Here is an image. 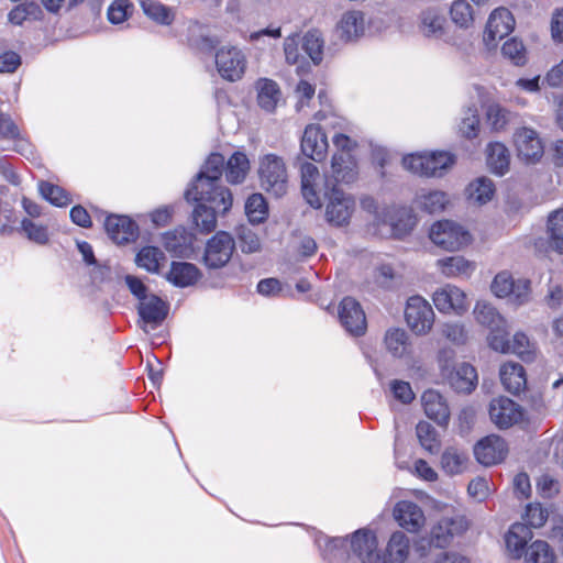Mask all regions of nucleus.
Segmentation results:
<instances>
[{"label": "nucleus", "mask_w": 563, "mask_h": 563, "mask_svg": "<svg viewBox=\"0 0 563 563\" xmlns=\"http://www.w3.org/2000/svg\"><path fill=\"white\" fill-rule=\"evenodd\" d=\"M377 227L388 228V232L396 239L409 234L417 223L412 210L407 207H386L376 214Z\"/></svg>", "instance_id": "0eeeda50"}, {"label": "nucleus", "mask_w": 563, "mask_h": 563, "mask_svg": "<svg viewBox=\"0 0 563 563\" xmlns=\"http://www.w3.org/2000/svg\"><path fill=\"white\" fill-rule=\"evenodd\" d=\"M261 187L269 195L279 198L288 189V174L284 159L276 154H266L260 161Z\"/></svg>", "instance_id": "7ed1b4c3"}, {"label": "nucleus", "mask_w": 563, "mask_h": 563, "mask_svg": "<svg viewBox=\"0 0 563 563\" xmlns=\"http://www.w3.org/2000/svg\"><path fill=\"white\" fill-rule=\"evenodd\" d=\"M349 541L345 538L331 539L324 549L323 558L328 563H336V561H345L350 559L347 552Z\"/></svg>", "instance_id": "5fc2aeb1"}, {"label": "nucleus", "mask_w": 563, "mask_h": 563, "mask_svg": "<svg viewBox=\"0 0 563 563\" xmlns=\"http://www.w3.org/2000/svg\"><path fill=\"white\" fill-rule=\"evenodd\" d=\"M137 312L145 323L156 327L166 319L168 306L158 296L152 295L140 301Z\"/></svg>", "instance_id": "bb28decb"}, {"label": "nucleus", "mask_w": 563, "mask_h": 563, "mask_svg": "<svg viewBox=\"0 0 563 563\" xmlns=\"http://www.w3.org/2000/svg\"><path fill=\"white\" fill-rule=\"evenodd\" d=\"M323 197L328 200L325 209L328 222L338 227L346 224L354 210V200L350 196H346L330 179H325L324 181Z\"/></svg>", "instance_id": "20e7f679"}, {"label": "nucleus", "mask_w": 563, "mask_h": 563, "mask_svg": "<svg viewBox=\"0 0 563 563\" xmlns=\"http://www.w3.org/2000/svg\"><path fill=\"white\" fill-rule=\"evenodd\" d=\"M364 15L360 11H350L342 15L339 23L341 38L352 41L364 33Z\"/></svg>", "instance_id": "f704fd0d"}, {"label": "nucleus", "mask_w": 563, "mask_h": 563, "mask_svg": "<svg viewBox=\"0 0 563 563\" xmlns=\"http://www.w3.org/2000/svg\"><path fill=\"white\" fill-rule=\"evenodd\" d=\"M510 164V154L508 148L499 142L489 143L487 147V165L490 170L498 175L504 176Z\"/></svg>", "instance_id": "473e14b6"}, {"label": "nucleus", "mask_w": 563, "mask_h": 563, "mask_svg": "<svg viewBox=\"0 0 563 563\" xmlns=\"http://www.w3.org/2000/svg\"><path fill=\"white\" fill-rule=\"evenodd\" d=\"M405 319L416 334L428 333L434 322V312L430 303L421 296H412L407 300Z\"/></svg>", "instance_id": "1a4fd4ad"}, {"label": "nucleus", "mask_w": 563, "mask_h": 563, "mask_svg": "<svg viewBox=\"0 0 563 563\" xmlns=\"http://www.w3.org/2000/svg\"><path fill=\"white\" fill-rule=\"evenodd\" d=\"M474 314L477 322L488 329L495 328L506 321L500 313L487 302H477L474 309Z\"/></svg>", "instance_id": "603ef678"}, {"label": "nucleus", "mask_w": 563, "mask_h": 563, "mask_svg": "<svg viewBox=\"0 0 563 563\" xmlns=\"http://www.w3.org/2000/svg\"><path fill=\"white\" fill-rule=\"evenodd\" d=\"M38 190L44 199L56 207H65L71 202L69 194L64 188L52 183L41 181Z\"/></svg>", "instance_id": "8fccbe9b"}, {"label": "nucleus", "mask_w": 563, "mask_h": 563, "mask_svg": "<svg viewBox=\"0 0 563 563\" xmlns=\"http://www.w3.org/2000/svg\"><path fill=\"white\" fill-rule=\"evenodd\" d=\"M219 44L218 36L207 34L201 27L189 30L188 45L197 53L211 55Z\"/></svg>", "instance_id": "4c0bfd02"}, {"label": "nucleus", "mask_w": 563, "mask_h": 563, "mask_svg": "<svg viewBox=\"0 0 563 563\" xmlns=\"http://www.w3.org/2000/svg\"><path fill=\"white\" fill-rule=\"evenodd\" d=\"M489 330L490 332L487 338L489 346L497 352L509 353L510 340L506 322Z\"/></svg>", "instance_id": "bf43d9fd"}, {"label": "nucleus", "mask_w": 563, "mask_h": 563, "mask_svg": "<svg viewBox=\"0 0 563 563\" xmlns=\"http://www.w3.org/2000/svg\"><path fill=\"white\" fill-rule=\"evenodd\" d=\"M394 516L400 527L409 532H417L424 523V515L421 508L408 500L396 504Z\"/></svg>", "instance_id": "4be33fe9"}, {"label": "nucleus", "mask_w": 563, "mask_h": 563, "mask_svg": "<svg viewBox=\"0 0 563 563\" xmlns=\"http://www.w3.org/2000/svg\"><path fill=\"white\" fill-rule=\"evenodd\" d=\"M236 236L243 253L251 254L261 250V241L257 234L247 225L238 227Z\"/></svg>", "instance_id": "6e6d98bb"}, {"label": "nucleus", "mask_w": 563, "mask_h": 563, "mask_svg": "<svg viewBox=\"0 0 563 563\" xmlns=\"http://www.w3.org/2000/svg\"><path fill=\"white\" fill-rule=\"evenodd\" d=\"M531 529L521 522L511 525L505 536L506 548L511 559H521L527 551V544L532 539Z\"/></svg>", "instance_id": "b1692460"}, {"label": "nucleus", "mask_w": 563, "mask_h": 563, "mask_svg": "<svg viewBox=\"0 0 563 563\" xmlns=\"http://www.w3.org/2000/svg\"><path fill=\"white\" fill-rule=\"evenodd\" d=\"M300 148L306 157L314 162H320L324 158L328 150V140L320 126L310 124L305 129Z\"/></svg>", "instance_id": "a211bd4d"}, {"label": "nucleus", "mask_w": 563, "mask_h": 563, "mask_svg": "<svg viewBox=\"0 0 563 563\" xmlns=\"http://www.w3.org/2000/svg\"><path fill=\"white\" fill-rule=\"evenodd\" d=\"M466 194L470 200L484 205L492 200L495 194V185L490 178L482 176L470 183Z\"/></svg>", "instance_id": "e433bc0d"}, {"label": "nucleus", "mask_w": 563, "mask_h": 563, "mask_svg": "<svg viewBox=\"0 0 563 563\" xmlns=\"http://www.w3.org/2000/svg\"><path fill=\"white\" fill-rule=\"evenodd\" d=\"M323 38L320 31L310 30L301 38V48L314 65H319L323 58Z\"/></svg>", "instance_id": "37998d69"}, {"label": "nucleus", "mask_w": 563, "mask_h": 563, "mask_svg": "<svg viewBox=\"0 0 563 563\" xmlns=\"http://www.w3.org/2000/svg\"><path fill=\"white\" fill-rule=\"evenodd\" d=\"M224 162L222 154L211 153L184 194L186 201L194 205L191 220L201 233L212 232L218 217L232 208V192L222 185Z\"/></svg>", "instance_id": "f257e3e1"}, {"label": "nucleus", "mask_w": 563, "mask_h": 563, "mask_svg": "<svg viewBox=\"0 0 563 563\" xmlns=\"http://www.w3.org/2000/svg\"><path fill=\"white\" fill-rule=\"evenodd\" d=\"M450 15L452 21L462 29H468L474 22L472 5L466 0H455L451 4Z\"/></svg>", "instance_id": "3c124183"}, {"label": "nucleus", "mask_w": 563, "mask_h": 563, "mask_svg": "<svg viewBox=\"0 0 563 563\" xmlns=\"http://www.w3.org/2000/svg\"><path fill=\"white\" fill-rule=\"evenodd\" d=\"M514 277L507 272L497 274L492 284L493 292L499 297H508L514 291Z\"/></svg>", "instance_id": "680f3d73"}, {"label": "nucleus", "mask_w": 563, "mask_h": 563, "mask_svg": "<svg viewBox=\"0 0 563 563\" xmlns=\"http://www.w3.org/2000/svg\"><path fill=\"white\" fill-rule=\"evenodd\" d=\"M390 389L394 397L402 404H410L415 399V394L409 383L395 379L390 383Z\"/></svg>", "instance_id": "338daca9"}, {"label": "nucleus", "mask_w": 563, "mask_h": 563, "mask_svg": "<svg viewBox=\"0 0 563 563\" xmlns=\"http://www.w3.org/2000/svg\"><path fill=\"white\" fill-rule=\"evenodd\" d=\"M509 352L519 355L522 360H526L530 355L528 336L522 332L514 334L512 340L510 341Z\"/></svg>", "instance_id": "774afa93"}, {"label": "nucleus", "mask_w": 563, "mask_h": 563, "mask_svg": "<svg viewBox=\"0 0 563 563\" xmlns=\"http://www.w3.org/2000/svg\"><path fill=\"white\" fill-rule=\"evenodd\" d=\"M454 163V155L444 151L415 153L402 158L405 169L427 177L442 176Z\"/></svg>", "instance_id": "f03ea898"}, {"label": "nucleus", "mask_w": 563, "mask_h": 563, "mask_svg": "<svg viewBox=\"0 0 563 563\" xmlns=\"http://www.w3.org/2000/svg\"><path fill=\"white\" fill-rule=\"evenodd\" d=\"M426 416L439 426H446L450 419V410L442 395L433 389L426 390L421 396Z\"/></svg>", "instance_id": "5701e85b"}, {"label": "nucleus", "mask_w": 563, "mask_h": 563, "mask_svg": "<svg viewBox=\"0 0 563 563\" xmlns=\"http://www.w3.org/2000/svg\"><path fill=\"white\" fill-rule=\"evenodd\" d=\"M467 529L466 521L462 517L442 518L430 532L429 544L443 549L448 547L454 536L463 533Z\"/></svg>", "instance_id": "4468645a"}, {"label": "nucleus", "mask_w": 563, "mask_h": 563, "mask_svg": "<svg viewBox=\"0 0 563 563\" xmlns=\"http://www.w3.org/2000/svg\"><path fill=\"white\" fill-rule=\"evenodd\" d=\"M195 235L185 228L167 231L162 236V243L173 256L186 257L194 250Z\"/></svg>", "instance_id": "6ab92c4d"}, {"label": "nucleus", "mask_w": 563, "mask_h": 563, "mask_svg": "<svg viewBox=\"0 0 563 563\" xmlns=\"http://www.w3.org/2000/svg\"><path fill=\"white\" fill-rule=\"evenodd\" d=\"M526 523L530 529L542 527L548 519V511L539 504H529L525 512Z\"/></svg>", "instance_id": "e2e57ef3"}, {"label": "nucleus", "mask_w": 563, "mask_h": 563, "mask_svg": "<svg viewBox=\"0 0 563 563\" xmlns=\"http://www.w3.org/2000/svg\"><path fill=\"white\" fill-rule=\"evenodd\" d=\"M489 417L499 429H507L518 423L523 412L517 402L507 397H500L490 401Z\"/></svg>", "instance_id": "ddd939ff"}, {"label": "nucleus", "mask_w": 563, "mask_h": 563, "mask_svg": "<svg viewBox=\"0 0 563 563\" xmlns=\"http://www.w3.org/2000/svg\"><path fill=\"white\" fill-rule=\"evenodd\" d=\"M301 192L306 201L314 209L322 206L320 192L317 190V180L320 178L319 170L312 163L306 162L300 167Z\"/></svg>", "instance_id": "a878e982"}, {"label": "nucleus", "mask_w": 563, "mask_h": 563, "mask_svg": "<svg viewBox=\"0 0 563 563\" xmlns=\"http://www.w3.org/2000/svg\"><path fill=\"white\" fill-rule=\"evenodd\" d=\"M514 143L518 157L528 164H534L543 156L544 146L533 129H518L514 134Z\"/></svg>", "instance_id": "9b49d317"}, {"label": "nucleus", "mask_w": 563, "mask_h": 563, "mask_svg": "<svg viewBox=\"0 0 563 563\" xmlns=\"http://www.w3.org/2000/svg\"><path fill=\"white\" fill-rule=\"evenodd\" d=\"M235 240L225 231H218L206 243L202 264L208 269H220L230 262L235 251Z\"/></svg>", "instance_id": "39448f33"}, {"label": "nucleus", "mask_w": 563, "mask_h": 563, "mask_svg": "<svg viewBox=\"0 0 563 563\" xmlns=\"http://www.w3.org/2000/svg\"><path fill=\"white\" fill-rule=\"evenodd\" d=\"M256 88L258 106L267 112H273L280 98V89L277 82L263 78L257 81Z\"/></svg>", "instance_id": "72a5a7b5"}, {"label": "nucleus", "mask_w": 563, "mask_h": 563, "mask_svg": "<svg viewBox=\"0 0 563 563\" xmlns=\"http://www.w3.org/2000/svg\"><path fill=\"white\" fill-rule=\"evenodd\" d=\"M449 202L446 194L440 190H421L417 196L418 206L428 213H439Z\"/></svg>", "instance_id": "a19ab883"}, {"label": "nucleus", "mask_w": 563, "mask_h": 563, "mask_svg": "<svg viewBox=\"0 0 563 563\" xmlns=\"http://www.w3.org/2000/svg\"><path fill=\"white\" fill-rule=\"evenodd\" d=\"M245 213L253 224L262 223L268 217V205L262 194L251 195L245 202Z\"/></svg>", "instance_id": "de8ad7c7"}, {"label": "nucleus", "mask_w": 563, "mask_h": 563, "mask_svg": "<svg viewBox=\"0 0 563 563\" xmlns=\"http://www.w3.org/2000/svg\"><path fill=\"white\" fill-rule=\"evenodd\" d=\"M448 379L456 393L470 394L477 385V372L473 365L461 363L450 373Z\"/></svg>", "instance_id": "c85d7f7f"}, {"label": "nucleus", "mask_w": 563, "mask_h": 563, "mask_svg": "<svg viewBox=\"0 0 563 563\" xmlns=\"http://www.w3.org/2000/svg\"><path fill=\"white\" fill-rule=\"evenodd\" d=\"M409 555V539L401 532L396 531L391 534L386 547L382 563H405Z\"/></svg>", "instance_id": "7c9ffc66"}, {"label": "nucleus", "mask_w": 563, "mask_h": 563, "mask_svg": "<svg viewBox=\"0 0 563 563\" xmlns=\"http://www.w3.org/2000/svg\"><path fill=\"white\" fill-rule=\"evenodd\" d=\"M499 376L503 386L507 391L518 395L527 384L526 372L518 363H506L500 367Z\"/></svg>", "instance_id": "c756f323"}, {"label": "nucleus", "mask_w": 563, "mask_h": 563, "mask_svg": "<svg viewBox=\"0 0 563 563\" xmlns=\"http://www.w3.org/2000/svg\"><path fill=\"white\" fill-rule=\"evenodd\" d=\"M431 241L445 251H457L471 242V234L460 224L442 220L435 222L429 234Z\"/></svg>", "instance_id": "423d86ee"}, {"label": "nucleus", "mask_w": 563, "mask_h": 563, "mask_svg": "<svg viewBox=\"0 0 563 563\" xmlns=\"http://www.w3.org/2000/svg\"><path fill=\"white\" fill-rule=\"evenodd\" d=\"M385 344L395 357H401L408 349V334L404 329H390L385 334Z\"/></svg>", "instance_id": "09e8293b"}, {"label": "nucleus", "mask_w": 563, "mask_h": 563, "mask_svg": "<svg viewBox=\"0 0 563 563\" xmlns=\"http://www.w3.org/2000/svg\"><path fill=\"white\" fill-rule=\"evenodd\" d=\"M467 460L465 453L448 448L441 455V467L448 475H456L463 472Z\"/></svg>", "instance_id": "49530a36"}, {"label": "nucleus", "mask_w": 563, "mask_h": 563, "mask_svg": "<svg viewBox=\"0 0 563 563\" xmlns=\"http://www.w3.org/2000/svg\"><path fill=\"white\" fill-rule=\"evenodd\" d=\"M202 277L197 265L189 262H176L170 264L169 272L165 275L167 282L178 288L194 286Z\"/></svg>", "instance_id": "412c9836"}, {"label": "nucleus", "mask_w": 563, "mask_h": 563, "mask_svg": "<svg viewBox=\"0 0 563 563\" xmlns=\"http://www.w3.org/2000/svg\"><path fill=\"white\" fill-rule=\"evenodd\" d=\"M438 265L446 277L468 276L475 268L473 263L460 255L441 258Z\"/></svg>", "instance_id": "ea45409f"}, {"label": "nucleus", "mask_w": 563, "mask_h": 563, "mask_svg": "<svg viewBox=\"0 0 563 563\" xmlns=\"http://www.w3.org/2000/svg\"><path fill=\"white\" fill-rule=\"evenodd\" d=\"M339 320L341 325L351 335L361 336L366 332L367 322L365 312L353 297H344L339 305Z\"/></svg>", "instance_id": "9d476101"}, {"label": "nucleus", "mask_w": 563, "mask_h": 563, "mask_svg": "<svg viewBox=\"0 0 563 563\" xmlns=\"http://www.w3.org/2000/svg\"><path fill=\"white\" fill-rule=\"evenodd\" d=\"M526 563H554L555 554L549 543L543 540L532 542L523 553Z\"/></svg>", "instance_id": "a18cd8bd"}, {"label": "nucleus", "mask_w": 563, "mask_h": 563, "mask_svg": "<svg viewBox=\"0 0 563 563\" xmlns=\"http://www.w3.org/2000/svg\"><path fill=\"white\" fill-rule=\"evenodd\" d=\"M0 137L14 142L13 151L21 155L31 153L30 143L20 134L18 125L11 117L0 110Z\"/></svg>", "instance_id": "2f4dec72"}, {"label": "nucleus", "mask_w": 563, "mask_h": 563, "mask_svg": "<svg viewBox=\"0 0 563 563\" xmlns=\"http://www.w3.org/2000/svg\"><path fill=\"white\" fill-rule=\"evenodd\" d=\"M130 3L128 0H117L108 8L107 16L110 23L120 24L128 18V9Z\"/></svg>", "instance_id": "0e129e2a"}, {"label": "nucleus", "mask_w": 563, "mask_h": 563, "mask_svg": "<svg viewBox=\"0 0 563 563\" xmlns=\"http://www.w3.org/2000/svg\"><path fill=\"white\" fill-rule=\"evenodd\" d=\"M353 554L361 563H379L376 536L367 529L356 530L350 541Z\"/></svg>", "instance_id": "2eb2a0df"}, {"label": "nucleus", "mask_w": 563, "mask_h": 563, "mask_svg": "<svg viewBox=\"0 0 563 563\" xmlns=\"http://www.w3.org/2000/svg\"><path fill=\"white\" fill-rule=\"evenodd\" d=\"M331 169L335 183H352L357 175L356 161L349 151L336 152L332 156Z\"/></svg>", "instance_id": "cd10ccee"}, {"label": "nucleus", "mask_w": 563, "mask_h": 563, "mask_svg": "<svg viewBox=\"0 0 563 563\" xmlns=\"http://www.w3.org/2000/svg\"><path fill=\"white\" fill-rule=\"evenodd\" d=\"M21 230L30 241L36 244L45 245L49 241L47 228L45 225L34 223L27 218H24L21 221Z\"/></svg>", "instance_id": "052dcab7"}, {"label": "nucleus", "mask_w": 563, "mask_h": 563, "mask_svg": "<svg viewBox=\"0 0 563 563\" xmlns=\"http://www.w3.org/2000/svg\"><path fill=\"white\" fill-rule=\"evenodd\" d=\"M419 20V30L424 36L454 44L451 38L446 36L444 30L445 18L441 15L437 9L429 8L423 10Z\"/></svg>", "instance_id": "393cba45"}, {"label": "nucleus", "mask_w": 563, "mask_h": 563, "mask_svg": "<svg viewBox=\"0 0 563 563\" xmlns=\"http://www.w3.org/2000/svg\"><path fill=\"white\" fill-rule=\"evenodd\" d=\"M503 55L510 59L516 66H522L527 62L526 47L516 37L506 41L501 47Z\"/></svg>", "instance_id": "13d9d810"}, {"label": "nucleus", "mask_w": 563, "mask_h": 563, "mask_svg": "<svg viewBox=\"0 0 563 563\" xmlns=\"http://www.w3.org/2000/svg\"><path fill=\"white\" fill-rule=\"evenodd\" d=\"M416 433L419 439L420 444L429 452H434L439 448L438 434L432 427L427 421H420L416 427Z\"/></svg>", "instance_id": "4d7b16f0"}, {"label": "nucleus", "mask_w": 563, "mask_h": 563, "mask_svg": "<svg viewBox=\"0 0 563 563\" xmlns=\"http://www.w3.org/2000/svg\"><path fill=\"white\" fill-rule=\"evenodd\" d=\"M550 246L563 254V209L555 210L548 218Z\"/></svg>", "instance_id": "c03bdc74"}, {"label": "nucleus", "mask_w": 563, "mask_h": 563, "mask_svg": "<svg viewBox=\"0 0 563 563\" xmlns=\"http://www.w3.org/2000/svg\"><path fill=\"white\" fill-rule=\"evenodd\" d=\"M165 260L166 256L161 249L151 245L142 247L135 256L136 265L152 274L159 273L161 262Z\"/></svg>", "instance_id": "58836bf2"}, {"label": "nucleus", "mask_w": 563, "mask_h": 563, "mask_svg": "<svg viewBox=\"0 0 563 563\" xmlns=\"http://www.w3.org/2000/svg\"><path fill=\"white\" fill-rule=\"evenodd\" d=\"M141 7L144 14L158 24L170 25L174 22L173 10L158 1L143 0Z\"/></svg>", "instance_id": "79ce46f5"}, {"label": "nucleus", "mask_w": 563, "mask_h": 563, "mask_svg": "<svg viewBox=\"0 0 563 563\" xmlns=\"http://www.w3.org/2000/svg\"><path fill=\"white\" fill-rule=\"evenodd\" d=\"M432 299L435 308L443 313L455 312L461 314L467 309L465 294L452 285H445L435 290Z\"/></svg>", "instance_id": "f3484780"}, {"label": "nucleus", "mask_w": 563, "mask_h": 563, "mask_svg": "<svg viewBox=\"0 0 563 563\" xmlns=\"http://www.w3.org/2000/svg\"><path fill=\"white\" fill-rule=\"evenodd\" d=\"M214 63L221 78L230 82L240 80L246 69V56L236 46H222L216 51Z\"/></svg>", "instance_id": "6e6552de"}, {"label": "nucleus", "mask_w": 563, "mask_h": 563, "mask_svg": "<svg viewBox=\"0 0 563 563\" xmlns=\"http://www.w3.org/2000/svg\"><path fill=\"white\" fill-rule=\"evenodd\" d=\"M460 133L466 139L476 137L479 131V117L476 106L467 107L459 124Z\"/></svg>", "instance_id": "864d4df0"}, {"label": "nucleus", "mask_w": 563, "mask_h": 563, "mask_svg": "<svg viewBox=\"0 0 563 563\" xmlns=\"http://www.w3.org/2000/svg\"><path fill=\"white\" fill-rule=\"evenodd\" d=\"M300 42L301 40L297 34L286 37L284 42V52L288 64H298L300 59L303 58L299 53Z\"/></svg>", "instance_id": "69168bd1"}, {"label": "nucleus", "mask_w": 563, "mask_h": 563, "mask_svg": "<svg viewBox=\"0 0 563 563\" xmlns=\"http://www.w3.org/2000/svg\"><path fill=\"white\" fill-rule=\"evenodd\" d=\"M104 229L108 236L117 244L132 242L139 235L137 224L126 216H108L104 221Z\"/></svg>", "instance_id": "dca6fc26"}, {"label": "nucleus", "mask_w": 563, "mask_h": 563, "mask_svg": "<svg viewBox=\"0 0 563 563\" xmlns=\"http://www.w3.org/2000/svg\"><path fill=\"white\" fill-rule=\"evenodd\" d=\"M250 170V161L242 152H234L225 165V177L231 184H241L244 181Z\"/></svg>", "instance_id": "c9c22d12"}, {"label": "nucleus", "mask_w": 563, "mask_h": 563, "mask_svg": "<svg viewBox=\"0 0 563 563\" xmlns=\"http://www.w3.org/2000/svg\"><path fill=\"white\" fill-rule=\"evenodd\" d=\"M507 452L508 448L506 441L496 434H489L481 439L474 445L475 459L484 466H490L503 462Z\"/></svg>", "instance_id": "f8f14e48"}, {"label": "nucleus", "mask_w": 563, "mask_h": 563, "mask_svg": "<svg viewBox=\"0 0 563 563\" xmlns=\"http://www.w3.org/2000/svg\"><path fill=\"white\" fill-rule=\"evenodd\" d=\"M515 19L512 13L506 8L495 9L487 21L485 35L487 40H501L512 32Z\"/></svg>", "instance_id": "aec40b11"}]
</instances>
